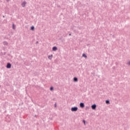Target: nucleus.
<instances>
[{"label": "nucleus", "mask_w": 130, "mask_h": 130, "mask_svg": "<svg viewBox=\"0 0 130 130\" xmlns=\"http://www.w3.org/2000/svg\"><path fill=\"white\" fill-rule=\"evenodd\" d=\"M78 107H73L71 108V111L73 112H76V111H78Z\"/></svg>", "instance_id": "1"}, {"label": "nucleus", "mask_w": 130, "mask_h": 130, "mask_svg": "<svg viewBox=\"0 0 130 130\" xmlns=\"http://www.w3.org/2000/svg\"><path fill=\"white\" fill-rule=\"evenodd\" d=\"M96 107H97V105H96L95 104H94L91 105V109H93V110H96Z\"/></svg>", "instance_id": "2"}, {"label": "nucleus", "mask_w": 130, "mask_h": 130, "mask_svg": "<svg viewBox=\"0 0 130 130\" xmlns=\"http://www.w3.org/2000/svg\"><path fill=\"white\" fill-rule=\"evenodd\" d=\"M6 68L7 69H11L12 68V64L10 62L7 63Z\"/></svg>", "instance_id": "3"}, {"label": "nucleus", "mask_w": 130, "mask_h": 130, "mask_svg": "<svg viewBox=\"0 0 130 130\" xmlns=\"http://www.w3.org/2000/svg\"><path fill=\"white\" fill-rule=\"evenodd\" d=\"M26 5H27V2H26V1H24L21 4V7H22V8H25V7H26Z\"/></svg>", "instance_id": "4"}, {"label": "nucleus", "mask_w": 130, "mask_h": 130, "mask_svg": "<svg viewBox=\"0 0 130 130\" xmlns=\"http://www.w3.org/2000/svg\"><path fill=\"white\" fill-rule=\"evenodd\" d=\"M79 105L81 108H84L85 107V104L84 103H80Z\"/></svg>", "instance_id": "5"}, {"label": "nucleus", "mask_w": 130, "mask_h": 130, "mask_svg": "<svg viewBox=\"0 0 130 130\" xmlns=\"http://www.w3.org/2000/svg\"><path fill=\"white\" fill-rule=\"evenodd\" d=\"M3 44L6 46H8L9 45V43H8V42L4 41L3 42Z\"/></svg>", "instance_id": "6"}, {"label": "nucleus", "mask_w": 130, "mask_h": 130, "mask_svg": "<svg viewBox=\"0 0 130 130\" xmlns=\"http://www.w3.org/2000/svg\"><path fill=\"white\" fill-rule=\"evenodd\" d=\"M56 50H57V48L56 47V46L53 47L52 51H56Z\"/></svg>", "instance_id": "7"}, {"label": "nucleus", "mask_w": 130, "mask_h": 130, "mask_svg": "<svg viewBox=\"0 0 130 130\" xmlns=\"http://www.w3.org/2000/svg\"><path fill=\"white\" fill-rule=\"evenodd\" d=\"M74 82H78V77H74L73 78Z\"/></svg>", "instance_id": "8"}, {"label": "nucleus", "mask_w": 130, "mask_h": 130, "mask_svg": "<svg viewBox=\"0 0 130 130\" xmlns=\"http://www.w3.org/2000/svg\"><path fill=\"white\" fill-rule=\"evenodd\" d=\"M52 56H53V55L51 54V55H49L48 57V58H49V59H52Z\"/></svg>", "instance_id": "9"}, {"label": "nucleus", "mask_w": 130, "mask_h": 130, "mask_svg": "<svg viewBox=\"0 0 130 130\" xmlns=\"http://www.w3.org/2000/svg\"><path fill=\"white\" fill-rule=\"evenodd\" d=\"M30 30H31V31H34V30H35V27H34V26H31Z\"/></svg>", "instance_id": "10"}, {"label": "nucleus", "mask_w": 130, "mask_h": 130, "mask_svg": "<svg viewBox=\"0 0 130 130\" xmlns=\"http://www.w3.org/2000/svg\"><path fill=\"white\" fill-rule=\"evenodd\" d=\"M106 104H110V101L108 100H106Z\"/></svg>", "instance_id": "11"}, {"label": "nucleus", "mask_w": 130, "mask_h": 130, "mask_svg": "<svg viewBox=\"0 0 130 130\" xmlns=\"http://www.w3.org/2000/svg\"><path fill=\"white\" fill-rule=\"evenodd\" d=\"M12 28L13 29V30H15L16 29V26L14 23L12 24Z\"/></svg>", "instance_id": "12"}, {"label": "nucleus", "mask_w": 130, "mask_h": 130, "mask_svg": "<svg viewBox=\"0 0 130 130\" xmlns=\"http://www.w3.org/2000/svg\"><path fill=\"white\" fill-rule=\"evenodd\" d=\"M82 56H83V57H85V58H87V55L85 53H83L82 54Z\"/></svg>", "instance_id": "13"}, {"label": "nucleus", "mask_w": 130, "mask_h": 130, "mask_svg": "<svg viewBox=\"0 0 130 130\" xmlns=\"http://www.w3.org/2000/svg\"><path fill=\"white\" fill-rule=\"evenodd\" d=\"M53 89H54V88H53V86H51V87L50 88V91H53Z\"/></svg>", "instance_id": "14"}, {"label": "nucleus", "mask_w": 130, "mask_h": 130, "mask_svg": "<svg viewBox=\"0 0 130 130\" xmlns=\"http://www.w3.org/2000/svg\"><path fill=\"white\" fill-rule=\"evenodd\" d=\"M86 110H87V109H89V107H86V108H85Z\"/></svg>", "instance_id": "15"}, {"label": "nucleus", "mask_w": 130, "mask_h": 130, "mask_svg": "<svg viewBox=\"0 0 130 130\" xmlns=\"http://www.w3.org/2000/svg\"><path fill=\"white\" fill-rule=\"evenodd\" d=\"M54 106H55V107H57V105H56V103H55Z\"/></svg>", "instance_id": "16"}, {"label": "nucleus", "mask_w": 130, "mask_h": 130, "mask_svg": "<svg viewBox=\"0 0 130 130\" xmlns=\"http://www.w3.org/2000/svg\"><path fill=\"white\" fill-rule=\"evenodd\" d=\"M83 123H86V121L85 120H83Z\"/></svg>", "instance_id": "17"}, {"label": "nucleus", "mask_w": 130, "mask_h": 130, "mask_svg": "<svg viewBox=\"0 0 130 130\" xmlns=\"http://www.w3.org/2000/svg\"><path fill=\"white\" fill-rule=\"evenodd\" d=\"M7 3H10V0H6Z\"/></svg>", "instance_id": "18"}, {"label": "nucleus", "mask_w": 130, "mask_h": 130, "mask_svg": "<svg viewBox=\"0 0 130 130\" xmlns=\"http://www.w3.org/2000/svg\"><path fill=\"white\" fill-rule=\"evenodd\" d=\"M128 64L130 66V61H128Z\"/></svg>", "instance_id": "19"}, {"label": "nucleus", "mask_w": 130, "mask_h": 130, "mask_svg": "<svg viewBox=\"0 0 130 130\" xmlns=\"http://www.w3.org/2000/svg\"><path fill=\"white\" fill-rule=\"evenodd\" d=\"M6 52H5L4 53V55H6Z\"/></svg>", "instance_id": "20"}, {"label": "nucleus", "mask_w": 130, "mask_h": 130, "mask_svg": "<svg viewBox=\"0 0 130 130\" xmlns=\"http://www.w3.org/2000/svg\"><path fill=\"white\" fill-rule=\"evenodd\" d=\"M72 36V34H69V36Z\"/></svg>", "instance_id": "21"}, {"label": "nucleus", "mask_w": 130, "mask_h": 130, "mask_svg": "<svg viewBox=\"0 0 130 130\" xmlns=\"http://www.w3.org/2000/svg\"><path fill=\"white\" fill-rule=\"evenodd\" d=\"M36 43H37V44L38 43V41H37V42H36Z\"/></svg>", "instance_id": "22"}, {"label": "nucleus", "mask_w": 130, "mask_h": 130, "mask_svg": "<svg viewBox=\"0 0 130 130\" xmlns=\"http://www.w3.org/2000/svg\"><path fill=\"white\" fill-rule=\"evenodd\" d=\"M3 18H5V16H3Z\"/></svg>", "instance_id": "23"}, {"label": "nucleus", "mask_w": 130, "mask_h": 130, "mask_svg": "<svg viewBox=\"0 0 130 130\" xmlns=\"http://www.w3.org/2000/svg\"><path fill=\"white\" fill-rule=\"evenodd\" d=\"M74 29V28H73V27H72V30H73Z\"/></svg>", "instance_id": "24"}]
</instances>
